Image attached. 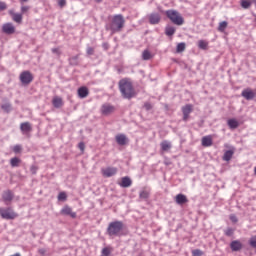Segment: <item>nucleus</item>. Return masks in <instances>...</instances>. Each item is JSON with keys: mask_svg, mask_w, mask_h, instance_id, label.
I'll use <instances>...</instances> for the list:
<instances>
[{"mask_svg": "<svg viewBox=\"0 0 256 256\" xmlns=\"http://www.w3.org/2000/svg\"><path fill=\"white\" fill-rule=\"evenodd\" d=\"M123 27H125V18H123V15L117 14L113 16L111 23L106 25V30L114 34L121 32Z\"/></svg>", "mask_w": 256, "mask_h": 256, "instance_id": "f257e3e1", "label": "nucleus"}, {"mask_svg": "<svg viewBox=\"0 0 256 256\" xmlns=\"http://www.w3.org/2000/svg\"><path fill=\"white\" fill-rule=\"evenodd\" d=\"M123 229H125V224L122 221L116 220L110 222L107 227V235L109 237H121L123 235Z\"/></svg>", "mask_w": 256, "mask_h": 256, "instance_id": "f03ea898", "label": "nucleus"}, {"mask_svg": "<svg viewBox=\"0 0 256 256\" xmlns=\"http://www.w3.org/2000/svg\"><path fill=\"white\" fill-rule=\"evenodd\" d=\"M119 89L124 99H132V97H135V89H133V84H131V82L125 79L120 80Z\"/></svg>", "mask_w": 256, "mask_h": 256, "instance_id": "7ed1b4c3", "label": "nucleus"}, {"mask_svg": "<svg viewBox=\"0 0 256 256\" xmlns=\"http://www.w3.org/2000/svg\"><path fill=\"white\" fill-rule=\"evenodd\" d=\"M165 15L174 23V25H183V16L176 10H167Z\"/></svg>", "mask_w": 256, "mask_h": 256, "instance_id": "20e7f679", "label": "nucleus"}, {"mask_svg": "<svg viewBox=\"0 0 256 256\" xmlns=\"http://www.w3.org/2000/svg\"><path fill=\"white\" fill-rule=\"evenodd\" d=\"M0 217L2 219H6L7 221H11L13 219H16L17 213L13 211V208L7 207V208H0Z\"/></svg>", "mask_w": 256, "mask_h": 256, "instance_id": "39448f33", "label": "nucleus"}, {"mask_svg": "<svg viewBox=\"0 0 256 256\" xmlns=\"http://www.w3.org/2000/svg\"><path fill=\"white\" fill-rule=\"evenodd\" d=\"M13 199H15V193H13V191L5 190L2 192V201L5 205H11Z\"/></svg>", "mask_w": 256, "mask_h": 256, "instance_id": "423d86ee", "label": "nucleus"}, {"mask_svg": "<svg viewBox=\"0 0 256 256\" xmlns=\"http://www.w3.org/2000/svg\"><path fill=\"white\" fill-rule=\"evenodd\" d=\"M20 81L23 85H29V83L33 81V74H31L29 71H23L20 74Z\"/></svg>", "mask_w": 256, "mask_h": 256, "instance_id": "0eeeda50", "label": "nucleus"}, {"mask_svg": "<svg viewBox=\"0 0 256 256\" xmlns=\"http://www.w3.org/2000/svg\"><path fill=\"white\" fill-rule=\"evenodd\" d=\"M241 97L246 99V101H253V99H255V90L246 88L241 92Z\"/></svg>", "mask_w": 256, "mask_h": 256, "instance_id": "6e6552de", "label": "nucleus"}, {"mask_svg": "<svg viewBox=\"0 0 256 256\" xmlns=\"http://www.w3.org/2000/svg\"><path fill=\"white\" fill-rule=\"evenodd\" d=\"M182 113H183L182 120L185 122L189 121V115H191V113H193V105L186 104L185 106H183Z\"/></svg>", "mask_w": 256, "mask_h": 256, "instance_id": "1a4fd4ad", "label": "nucleus"}, {"mask_svg": "<svg viewBox=\"0 0 256 256\" xmlns=\"http://www.w3.org/2000/svg\"><path fill=\"white\" fill-rule=\"evenodd\" d=\"M60 213H61V215H68L72 219H75L77 217V213L73 212V209H71V207H69V206H64L61 209Z\"/></svg>", "mask_w": 256, "mask_h": 256, "instance_id": "9d476101", "label": "nucleus"}, {"mask_svg": "<svg viewBox=\"0 0 256 256\" xmlns=\"http://www.w3.org/2000/svg\"><path fill=\"white\" fill-rule=\"evenodd\" d=\"M150 25H158L161 21V15L159 13H151L148 16Z\"/></svg>", "mask_w": 256, "mask_h": 256, "instance_id": "9b49d317", "label": "nucleus"}, {"mask_svg": "<svg viewBox=\"0 0 256 256\" xmlns=\"http://www.w3.org/2000/svg\"><path fill=\"white\" fill-rule=\"evenodd\" d=\"M102 175L104 177H113L114 175H117V168L115 167H107L102 169Z\"/></svg>", "mask_w": 256, "mask_h": 256, "instance_id": "f8f14e48", "label": "nucleus"}, {"mask_svg": "<svg viewBox=\"0 0 256 256\" xmlns=\"http://www.w3.org/2000/svg\"><path fill=\"white\" fill-rule=\"evenodd\" d=\"M2 31L5 35H13L15 33V26L12 23H6L2 26Z\"/></svg>", "mask_w": 256, "mask_h": 256, "instance_id": "ddd939ff", "label": "nucleus"}, {"mask_svg": "<svg viewBox=\"0 0 256 256\" xmlns=\"http://www.w3.org/2000/svg\"><path fill=\"white\" fill-rule=\"evenodd\" d=\"M115 139L116 143H118L120 146L127 145L129 143V138H127L125 134H118L116 135Z\"/></svg>", "mask_w": 256, "mask_h": 256, "instance_id": "4468645a", "label": "nucleus"}, {"mask_svg": "<svg viewBox=\"0 0 256 256\" xmlns=\"http://www.w3.org/2000/svg\"><path fill=\"white\" fill-rule=\"evenodd\" d=\"M115 111V107L111 106L110 104H103L101 107L102 115H111Z\"/></svg>", "mask_w": 256, "mask_h": 256, "instance_id": "2eb2a0df", "label": "nucleus"}, {"mask_svg": "<svg viewBox=\"0 0 256 256\" xmlns=\"http://www.w3.org/2000/svg\"><path fill=\"white\" fill-rule=\"evenodd\" d=\"M230 249L232 251H241L243 249V244L239 240H234L230 243Z\"/></svg>", "mask_w": 256, "mask_h": 256, "instance_id": "dca6fc26", "label": "nucleus"}, {"mask_svg": "<svg viewBox=\"0 0 256 256\" xmlns=\"http://www.w3.org/2000/svg\"><path fill=\"white\" fill-rule=\"evenodd\" d=\"M20 130L22 131L23 134H25V133H31L33 128L31 127V123L23 122L20 124Z\"/></svg>", "mask_w": 256, "mask_h": 256, "instance_id": "f3484780", "label": "nucleus"}, {"mask_svg": "<svg viewBox=\"0 0 256 256\" xmlns=\"http://www.w3.org/2000/svg\"><path fill=\"white\" fill-rule=\"evenodd\" d=\"M175 201L178 205H185V203H187V196H185L184 194H178L176 195Z\"/></svg>", "mask_w": 256, "mask_h": 256, "instance_id": "a211bd4d", "label": "nucleus"}, {"mask_svg": "<svg viewBox=\"0 0 256 256\" xmlns=\"http://www.w3.org/2000/svg\"><path fill=\"white\" fill-rule=\"evenodd\" d=\"M89 95V89L87 87L83 86L78 89V96L80 99H85Z\"/></svg>", "mask_w": 256, "mask_h": 256, "instance_id": "6ab92c4d", "label": "nucleus"}, {"mask_svg": "<svg viewBox=\"0 0 256 256\" xmlns=\"http://www.w3.org/2000/svg\"><path fill=\"white\" fill-rule=\"evenodd\" d=\"M202 145L203 147H211L213 145V138L211 136H204L202 138Z\"/></svg>", "mask_w": 256, "mask_h": 256, "instance_id": "aec40b11", "label": "nucleus"}, {"mask_svg": "<svg viewBox=\"0 0 256 256\" xmlns=\"http://www.w3.org/2000/svg\"><path fill=\"white\" fill-rule=\"evenodd\" d=\"M132 183L133 182L131 181V178L125 176L121 180L120 187H124V188L131 187Z\"/></svg>", "mask_w": 256, "mask_h": 256, "instance_id": "412c9836", "label": "nucleus"}, {"mask_svg": "<svg viewBox=\"0 0 256 256\" xmlns=\"http://www.w3.org/2000/svg\"><path fill=\"white\" fill-rule=\"evenodd\" d=\"M52 105L56 108L59 109L60 107L63 106V99L59 97H54L52 100Z\"/></svg>", "mask_w": 256, "mask_h": 256, "instance_id": "4be33fe9", "label": "nucleus"}, {"mask_svg": "<svg viewBox=\"0 0 256 256\" xmlns=\"http://www.w3.org/2000/svg\"><path fill=\"white\" fill-rule=\"evenodd\" d=\"M1 109L5 113H11V111H13V106L11 105V103L5 102V103L1 104Z\"/></svg>", "mask_w": 256, "mask_h": 256, "instance_id": "5701e85b", "label": "nucleus"}, {"mask_svg": "<svg viewBox=\"0 0 256 256\" xmlns=\"http://www.w3.org/2000/svg\"><path fill=\"white\" fill-rule=\"evenodd\" d=\"M160 147L162 151H169L171 149V142L164 140L160 143Z\"/></svg>", "mask_w": 256, "mask_h": 256, "instance_id": "b1692460", "label": "nucleus"}, {"mask_svg": "<svg viewBox=\"0 0 256 256\" xmlns=\"http://www.w3.org/2000/svg\"><path fill=\"white\" fill-rule=\"evenodd\" d=\"M235 154L234 150H227L223 155V161H229L233 158V155Z\"/></svg>", "mask_w": 256, "mask_h": 256, "instance_id": "393cba45", "label": "nucleus"}, {"mask_svg": "<svg viewBox=\"0 0 256 256\" xmlns=\"http://www.w3.org/2000/svg\"><path fill=\"white\" fill-rule=\"evenodd\" d=\"M228 127L230 129H237V127H239V122L236 119H229L228 120Z\"/></svg>", "mask_w": 256, "mask_h": 256, "instance_id": "a878e982", "label": "nucleus"}, {"mask_svg": "<svg viewBox=\"0 0 256 256\" xmlns=\"http://www.w3.org/2000/svg\"><path fill=\"white\" fill-rule=\"evenodd\" d=\"M12 19L13 21H15V23H21V21H23V15L19 13H14L12 14Z\"/></svg>", "mask_w": 256, "mask_h": 256, "instance_id": "bb28decb", "label": "nucleus"}, {"mask_svg": "<svg viewBox=\"0 0 256 256\" xmlns=\"http://www.w3.org/2000/svg\"><path fill=\"white\" fill-rule=\"evenodd\" d=\"M153 56L151 55V52H149V50H144L142 53V59L144 61H149V59H151Z\"/></svg>", "mask_w": 256, "mask_h": 256, "instance_id": "cd10ccee", "label": "nucleus"}, {"mask_svg": "<svg viewBox=\"0 0 256 256\" xmlns=\"http://www.w3.org/2000/svg\"><path fill=\"white\" fill-rule=\"evenodd\" d=\"M20 163H21V160L17 157H14L10 160L11 167H19Z\"/></svg>", "mask_w": 256, "mask_h": 256, "instance_id": "c85d7f7f", "label": "nucleus"}, {"mask_svg": "<svg viewBox=\"0 0 256 256\" xmlns=\"http://www.w3.org/2000/svg\"><path fill=\"white\" fill-rule=\"evenodd\" d=\"M166 35L168 37H172V35H175V27L173 26L166 27Z\"/></svg>", "mask_w": 256, "mask_h": 256, "instance_id": "c756f323", "label": "nucleus"}, {"mask_svg": "<svg viewBox=\"0 0 256 256\" xmlns=\"http://www.w3.org/2000/svg\"><path fill=\"white\" fill-rule=\"evenodd\" d=\"M251 3L252 2L249 0H241L240 5L243 9H249V7H251Z\"/></svg>", "mask_w": 256, "mask_h": 256, "instance_id": "7c9ffc66", "label": "nucleus"}, {"mask_svg": "<svg viewBox=\"0 0 256 256\" xmlns=\"http://www.w3.org/2000/svg\"><path fill=\"white\" fill-rule=\"evenodd\" d=\"M208 45H209V43H207V41H205V40H199L198 41V47H199V49H207V47H208Z\"/></svg>", "mask_w": 256, "mask_h": 256, "instance_id": "2f4dec72", "label": "nucleus"}, {"mask_svg": "<svg viewBox=\"0 0 256 256\" xmlns=\"http://www.w3.org/2000/svg\"><path fill=\"white\" fill-rule=\"evenodd\" d=\"M225 29H227V21L220 22L219 26H218V31L223 33V31H225Z\"/></svg>", "mask_w": 256, "mask_h": 256, "instance_id": "473e14b6", "label": "nucleus"}, {"mask_svg": "<svg viewBox=\"0 0 256 256\" xmlns=\"http://www.w3.org/2000/svg\"><path fill=\"white\" fill-rule=\"evenodd\" d=\"M139 198H140V199H149V191H147V190H142V191L139 193Z\"/></svg>", "mask_w": 256, "mask_h": 256, "instance_id": "72a5a7b5", "label": "nucleus"}, {"mask_svg": "<svg viewBox=\"0 0 256 256\" xmlns=\"http://www.w3.org/2000/svg\"><path fill=\"white\" fill-rule=\"evenodd\" d=\"M177 53H183L185 51V43L181 42L177 45L176 48Z\"/></svg>", "mask_w": 256, "mask_h": 256, "instance_id": "f704fd0d", "label": "nucleus"}, {"mask_svg": "<svg viewBox=\"0 0 256 256\" xmlns=\"http://www.w3.org/2000/svg\"><path fill=\"white\" fill-rule=\"evenodd\" d=\"M70 65H77L79 61V56H74L69 59Z\"/></svg>", "mask_w": 256, "mask_h": 256, "instance_id": "c9c22d12", "label": "nucleus"}, {"mask_svg": "<svg viewBox=\"0 0 256 256\" xmlns=\"http://www.w3.org/2000/svg\"><path fill=\"white\" fill-rule=\"evenodd\" d=\"M67 200V194L65 192H60L58 195V201H66Z\"/></svg>", "mask_w": 256, "mask_h": 256, "instance_id": "e433bc0d", "label": "nucleus"}, {"mask_svg": "<svg viewBox=\"0 0 256 256\" xmlns=\"http://www.w3.org/2000/svg\"><path fill=\"white\" fill-rule=\"evenodd\" d=\"M225 235L227 237H232L233 233H235V230L233 228H227L225 231H224Z\"/></svg>", "mask_w": 256, "mask_h": 256, "instance_id": "4c0bfd02", "label": "nucleus"}, {"mask_svg": "<svg viewBox=\"0 0 256 256\" xmlns=\"http://www.w3.org/2000/svg\"><path fill=\"white\" fill-rule=\"evenodd\" d=\"M192 255L193 256H203V251L200 249H194V250H192Z\"/></svg>", "mask_w": 256, "mask_h": 256, "instance_id": "58836bf2", "label": "nucleus"}, {"mask_svg": "<svg viewBox=\"0 0 256 256\" xmlns=\"http://www.w3.org/2000/svg\"><path fill=\"white\" fill-rule=\"evenodd\" d=\"M86 53H87L88 56L94 55L95 49L91 46H88L87 49H86Z\"/></svg>", "mask_w": 256, "mask_h": 256, "instance_id": "ea45409f", "label": "nucleus"}, {"mask_svg": "<svg viewBox=\"0 0 256 256\" xmlns=\"http://www.w3.org/2000/svg\"><path fill=\"white\" fill-rule=\"evenodd\" d=\"M53 55H56V57H61V49L59 48H52Z\"/></svg>", "mask_w": 256, "mask_h": 256, "instance_id": "a19ab883", "label": "nucleus"}, {"mask_svg": "<svg viewBox=\"0 0 256 256\" xmlns=\"http://www.w3.org/2000/svg\"><path fill=\"white\" fill-rule=\"evenodd\" d=\"M7 9V3L0 1V13L1 11H6Z\"/></svg>", "mask_w": 256, "mask_h": 256, "instance_id": "79ce46f5", "label": "nucleus"}, {"mask_svg": "<svg viewBox=\"0 0 256 256\" xmlns=\"http://www.w3.org/2000/svg\"><path fill=\"white\" fill-rule=\"evenodd\" d=\"M249 243L254 249H256V236L250 238Z\"/></svg>", "mask_w": 256, "mask_h": 256, "instance_id": "37998d69", "label": "nucleus"}, {"mask_svg": "<svg viewBox=\"0 0 256 256\" xmlns=\"http://www.w3.org/2000/svg\"><path fill=\"white\" fill-rule=\"evenodd\" d=\"M110 254H111V251H109V248L102 249V255L109 256Z\"/></svg>", "mask_w": 256, "mask_h": 256, "instance_id": "c03bdc74", "label": "nucleus"}, {"mask_svg": "<svg viewBox=\"0 0 256 256\" xmlns=\"http://www.w3.org/2000/svg\"><path fill=\"white\" fill-rule=\"evenodd\" d=\"M59 7H65L67 5V0H58Z\"/></svg>", "mask_w": 256, "mask_h": 256, "instance_id": "a18cd8bd", "label": "nucleus"}, {"mask_svg": "<svg viewBox=\"0 0 256 256\" xmlns=\"http://www.w3.org/2000/svg\"><path fill=\"white\" fill-rule=\"evenodd\" d=\"M152 107H153V106H151V103H149V102H146V103L144 104V108L146 109V111H151Z\"/></svg>", "mask_w": 256, "mask_h": 256, "instance_id": "49530a36", "label": "nucleus"}, {"mask_svg": "<svg viewBox=\"0 0 256 256\" xmlns=\"http://www.w3.org/2000/svg\"><path fill=\"white\" fill-rule=\"evenodd\" d=\"M13 151H14V153H19L21 151V145H15L13 147Z\"/></svg>", "mask_w": 256, "mask_h": 256, "instance_id": "de8ad7c7", "label": "nucleus"}, {"mask_svg": "<svg viewBox=\"0 0 256 256\" xmlns=\"http://www.w3.org/2000/svg\"><path fill=\"white\" fill-rule=\"evenodd\" d=\"M230 221H232V223H237V216H235L234 214L230 215Z\"/></svg>", "mask_w": 256, "mask_h": 256, "instance_id": "09e8293b", "label": "nucleus"}, {"mask_svg": "<svg viewBox=\"0 0 256 256\" xmlns=\"http://www.w3.org/2000/svg\"><path fill=\"white\" fill-rule=\"evenodd\" d=\"M78 147H79L80 151H85V143L80 142V143L78 144Z\"/></svg>", "mask_w": 256, "mask_h": 256, "instance_id": "8fccbe9b", "label": "nucleus"}, {"mask_svg": "<svg viewBox=\"0 0 256 256\" xmlns=\"http://www.w3.org/2000/svg\"><path fill=\"white\" fill-rule=\"evenodd\" d=\"M21 11H22V13H27V11H29L28 6H22Z\"/></svg>", "mask_w": 256, "mask_h": 256, "instance_id": "3c124183", "label": "nucleus"}, {"mask_svg": "<svg viewBox=\"0 0 256 256\" xmlns=\"http://www.w3.org/2000/svg\"><path fill=\"white\" fill-rule=\"evenodd\" d=\"M30 171H31V173H33L35 175V173H37V167L31 166Z\"/></svg>", "mask_w": 256, "mask_h": 256, "instance_id": "603ef678", "label": "nucleus"}, {"mask_svg": "<svg viewBox=\"0 0 256 256\" xmlns=\"http://www.w3.org/2000/svg\"><path fill=\"white\" fill-rule=\"evenodd\" d=\"M38 251H39L40 255H45V253H46L45 249H43V248L39 249Z\"/></svg>", "mask_w": 256, "mask_h": 256, "instance_id": "864d4df0", "label": "nucleus"}, {"mask_svg": "<svg viewBox=\"0 0 256 256\" xmlns=\"http://www.w3.org/2000/svg\"><path fill=\"white\" fill-rule=\"evenodd\" d=\"M29 0H20V3H27Z\"/></svg>", "mask_w": 256, "mask_h": 256, "instance_id": "5fc2aeb1", "label": "nucleus"}, {"mask_svg": "<svg viewBox=\"0 0 256 256\" xmlns=\"http://www.w3.org/2000/svg\"><path fill=\"white\" fill-rule=\"evenodd\" d=\"M96 3H101L103 0H94Z\"/></svg>", "mask_w": 256, "mask_h": 256, "instance_id": "6e6d98bb", "label": "nucleus"}, {"mask_svg": "<svg viewBox=\"0 0 256 256\" xmlns=\"http://www.w3.org/2000/svg\"><path fill=\"white\" fill-rule=\"evenodd\" d=\"M254 175L256 176V166L254 167Z\"/></svg>", "mask_w": 256, "mask_h": 256, "instance_id": "4d7b16f0", "label": "nucleus"}]
</instances>
